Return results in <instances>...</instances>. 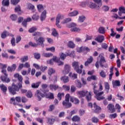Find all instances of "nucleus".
<instances>
[{"mask_svg":"<svg viewBox=\"0 0 125 125\" xmlns=\"http://www.w3.org/2000/svg\"><path fill=\"white\" fill-rule=\"evenodd\" d=\"M77 90V88L76 87V86H75L74 85H72L71 86H70V91L72 93H74Z\"/></svg>","mask_w":125,"mask_h":125,"instance_id":"nucleus-58","label":"nucleus"},{"mask_svg":"<svg viewBox=\"0 0 125 125\" xmlns=\"http://www.w3.org/2000/svg\"><path fill=\"white\" fill-rule=\"evenodd\" d=\"M48 99H54V94L53 93H49V95L48 96Z\"/></svg>","mask_w":125,"mask_h":125,"instance_id":"nucleus-59","label":"nucleus"},{"mask_svg":"<svg viewBox=\"0 0 125 125\" xmlns=\"http://www.w3.org/2000/svg\"><path fill=\"white\" fill-rule=\"evenodd\" d=\"M100 76L103 78H106V73L104 72V70H102L100 72Z\"/></svg>","mask_w":125,"mask_h":125,"instance_id":"nucleus-43","label":"nucleus"},{"mask_svg":"<svg viewBox=\"0 0 125 125\" xmlns=\"http://www.w3.org/2000/svg\"><path fill=\"white\" fill-rule=\"evenodd\" d=\"M104 90L107 93H109L110 90V85L108 82H105L104 83Z\"/></svg>","mask_w":125,"mask_h":125,"instance_id":"nucleus-20","label":"nucleus"},{"mask_svg":"<svg viewBox=\"0 0 125 125\" xmlns=\"http://www.w3.org/2000/svg\"><path fill=\"white\" fill-rule=\"evenodd\" d=\"M45 94H46L45 92H44L43 94L42 93L41 91L38 90L36 91V93L35 94V97L38 99L39 101H41L42 99L44 97Z\"/></svg>","mask_w":125,"mask_h":125,"instance_id":"nucleus-7","label":"nucleus"},{"mask_svg":"<svg viewBox=\"0 0 125 125\" xmlns=\"http://www.w3.org/2000/svg\"><path fill=\"white\" fill-rule=\"evenodd\" d=\"M61 80L62 81H63L64 83H68L69 81V77H67L66 76H64L61 77Z\"/></svg>","mask_w":125,"mask_h":125,"instance_id":"nucleus-24","label":"nucleus"},{"mask_svg":"<svg viewBox=\"0 0 125 125\" xmlns=\"http://www.w3.org/2000/svg\"><path fill=\"white\" fill-rule=\"evenodd\" d=\"M93 1L98 4V7H101L102 5V0H93Z\"/></svg>","mask_w":125,"mask_h":125,"instance_id":"nucleus-46","label":"nucleus"},{"mask_svg":"<svg viewBox=\"0 0 125 125\" xmlns=\"http://www.w3.org/2000/svg\"><path fill=\"white\" fill-rule=\"evenodd\" d=\"M78 14H79V12L77 11H74L71 13H69L68 16L70 17L76 16Z\"/></svg>","mask_w":125,"mask_h":125,"instance_id":"nucleus-36","label":"nucleus"},{"mask_svg":"<svg viewBox=\"0 0 125 125\" xmlns=\"http://www.w3.org/2000/svg\"><path fill=\"white\" fill-rule=\"evenodd\" d=\"M33 55H34V58L35 59H37V60L41 59V54H40V53H34L33 54Z\"/></svg>","mask_w":125,"mask_h":125,"instance_id":"nucleus-47","label":"nucleus"},{"mask_svg":"<svg viewBox=\"0 0 125 125\" xmlns=\"http://www.w3.org/2000/svg\"><path fill=\"white\" fill-rule=\"evenodd\" d=\"M0 68L2 69V73H3V71H5L6 72L5 69L7 68V64L0 63Z\"/></svg>","mask_w":125,"mask_h":125,"instance_id":"nucleus-30","label":"nucleus"},{"mask_svg":"<svg viewBox=\"0 0 125 125\" xmlns=\"http://www.w3.org/2000/svg\"><path fill=\"white\" fill-rule=\"evenodd\" d=\"M104 40V37L103 35H98L95 38V41H97L99 43H102Z\"/></svg>","mask_w":125,"mask_h":125,"instance_id":"nucleus-12","label":"nucleus"},{"mask_svg":"<svg viewBox=\"0 0 125 125\" xmlns=\"http://www.w3.org/2000/svg\"><path fill=\"white\" fill-rule=\"evenodd\" d=\"M93 61V58L92 56H90L87 59V61L85 62L84 63V65H85V67H87L88 65L90 64L91 63H92Z\"/></svg>","mask_w":125,"mask_h":125,"instance_id":"nucleus-14","label":"nucleus"},{"mask_svg":"<svg viewBox=\"0 0 125 125\" xmlns=\"http://www.w3.org/2000/svg\"><path fill=\"white\" fill-rule=\"evenodd\" d=\"M47 14V11L46 10L42 11L41 16H40V20L42 21L46 19Z\"/></svg>","mask_w":125,"mask_h":125,"instance_id":"nucleus-16","label":"nucleus"},{"mask_svg":"<svg viewBox=\"0 0 125 125\" xmlns=\"http://www.w3.org/2000/svg\"><path fill=\"white\" fill-rule=\"evenodd\" d=\"M67 28H74L76 26V24L74 23H69L66 25Z\"/></svg>","mask_w":125,"mask_h":125,"instance_id":"nucleus-55","label":"nucleus"},{"mask_svg":"<svg viewBox=\"0 0 125 125\" xmlns=\"http://www.w3.org/2000/svg\"><path fill=\"white\" fill-rule=\"evenodd\" d=\"M64 18V17L63 15H61L60 14H59L58 16H57L56 17V25L58 28H61V25L59 24L60 22V21L63 20Z\"/></svg>","mask_w":125,"mask_h":125,"instance_id":"nucleus-9","label":"nucleus"},{"mask_svg":"<svg viewBox=\"0 0 125 125\" xmlns=\"http://www.w3.org/2000/svg\"><path fill=\"white\" fill-rule=\"evenodd\" d=\"M108 112L113 113L115 112V106L112 104H109L107 106Z\"/></svg>","mask_w":125,"mask_h":125,"instance_id":"nucleus-11","label":"nucleus"},{"mask_svg":"<svg viewBox=\"0 0 125 125\" xmlns=\"http://www.w3.org/2000/svg\"><path fill=\"white\" fill-rule=\"evenodd\" d=\"M70 98V95L69 94H67L65 96V100L62 102V104L66 108H71L72 106V104L69 102Z\"/></svg>","mask_w":125,"mask_h":125,"instance_id":"nucleus-4","label":"nucleus"},{"mask_svg":"<svg viewBox=\"0 0 125 125\" xmlns=\"http://www.w3.org/2000/svg\"><path fill=\"white\" fill-rule=\"evenodd\" d=\"M64 68L65 69V70L67 71V73H68L70 71L71 67L70 65H69L68 64H66L65 65H64Z\"/></svg>","mask_w":125,"mask_h":125,"instance_id":"nucleus-40","label":"nucleus"},{"mask_svg":"<svg viewBox=\"0 0 125 125\" xmlns=\"http://www.w3.org/2000/svg\"><path fill=\"white\" fill-rule=\"evenodd\" d=\"M121 85L120 82V81H115L114 83H113V87L115 86H120Z\"/></svg>","mask_w":125,"mask_h":125,"instance_id":"nucleus-56","label":"nucleus"},{"mask_svg":"<svg viewBox=\"0 0 125 125\" xmlns=\"http://www.w3.org/2000/svg\"><path fill=\"white\" fill-rule=\"evenodd\" d=\"M71 21V18H67L66 19H64L63 21H62L61 23L62 24H65L66 23H68L69 22Z\"/></svg>","mask_w":125,"mask_h":125,"instance_id":"nucleus-54","label":"nucleus"},{"mask_svg":"<svg viewBox=\"0 0 125 125\" xmlns=\"http://www.w3.org/2000/svg\"><path fill=\"white\" fill-rule=\"evenodd\" d=\"M35 6L31 3H28V5L27 6V9H28V10H32L33 12H35Z\"/></svg>","mask_w":125,"mask_h":125,"instance_id":"nucleus-22","label":"nucleus"},{"mask_svg":"<svg viewBox=\"0 0 125 125\" xmlns=\"http://www.w3.org/2000/svg\"><path fill=\"white\" fill-rule=\"evenodd\" d=\"M63 90H65L66 91H69V90H70V86H67L65 85H63L62 86Z\"/></svg>","mask_w":125,"mask_h":125,"instance_id":"nucleus-57","label":"nucleus"},{"mask_svg":"<svg viewBox=\"0 0 125 125\" xmlns=\"http://www.w3.org/2000/svg\"><path fill=\"white\" fill-rule=\"evenodd\" d=\"M41 82H37L36 83H32L31 84V87L33 88H38L40 85Z\"/></svg>","mask_w":125,"mask_h":125,"instance_id":"nucleus-31","label":"nucleus"},{"mask_svg":"<svg viewBox=\"0 0 125 125\" xmlns=\"http://www.w3.org/2000/svg\"><path fill=\"white\" fill-rule=\"evenodd\" d=\"M34 40L36 41V42L39 45H41L42 47H44V42H45V39L44 37H40L39 39H37V37H34Z\"/></svg>","mask_w":125,"mask_h":125,"instance_id":"nucleus-8","label":"nucleus"},{"mask_svg":"<svg viewBox=\"0 0 125 125\" xmlns=\"http://www.w3.org/2000/svg\"><path fill=\"white\" fill-rule=\"evenodd\" d=\"M67 46L70 48H74L75 46V45L73 42L70 41L67 43Z\"/></svg>","mask_w":125,"mask_h":125,"instance_id":"nucleus-32","label":"nucleus"},{"mask_svg":"<svg viewBox=\"0 0 125 125\" xmlns=\"http://www.w3.org/2000/svg\"><path fill=\"white\" fill-rule=\"evenodd\" d=\"M91 121L93 123L97 124L99 122V119L97 117H94L91 118Z\"/></svg>","mask_w":125,"mask_h":125,"instance_id":"nucleus-50","label":"nucleus"},{"mask_svg":"<svg viewBox=\"0 0 125 125\" xmlns=\"http://www.w3.org/2000/svg\"><path fill=\"white\" fill-rule=\"evenodd\" d=\"M39 18L40 16L37 13H35V14L32 16V19L33 21H38Z\"/></svg>","mask_w":125,"mask_h":125,"instance_id":"nucleus-26","label":"nucleus"},{"mask_svg":"<svg viewBox=\"0 0 125 125\" xmlns=\"http://www.w3.org/2000/svg\"><path fill=\"white\" fill-rule=\"evenodd\" d=\"M76 84L77 85V87H78V88H81L82 86V84L81 83V82H80V81L77 80V83H76Z\"/></svg>","mask_w":125,"mask_h":125,"instance_id":"nucleus-51","label":"nucleus"},{"mask_svg":"<svg viewBox=\"0 0 125 125\" xmlns=\"http://www.w3.org/2000/svg\"><path fill=\"white\" fill-rule=\"evenodd\" d=\"M2 5L4 6H8L9 5V0H2Z\"/></svg>","mask_w":125,"mask_h":125,"instance_id":"nucleus-33","label":"nucleus"},{"mask_svg":"<svg viewBox=\"0 0 125 125\" xmlns=\"http://www.w3.org/2000/svg\"><path fill=\"white\" fill-rule=\"evenodd\" d=\"M0 88L1 90L2 93H3L4 95H6V92L8 90V88L7 86L4 85V84H1L0 85Z\"/></svg>","mask_w":125,"mask_h":125,"instance_id":"nucleus-17","label":"nucleus"},{"mask_svg":"<svg viewBox=\"0 0 125 125\" xmlns=\"http://www.w3.org/2000/svg\"><path fill=\"white\" fill-rule=\"evenodd\" d=\"M72 66L74 70L77 72L78 74L80 75L82 73L83 65V64H81L80 66V62H73L72 63Z\"/></svg>","mask_w":125,"mask_h":125,"instance_id":"nucleus-3","label":"nucleus"},{"mask_svg":"<svg viewBox=\"0 0 125 125\" xmlns=\"http://www.w3.org/2000/svg\"><path fill=\"white\" fill-rule=\"evenodd\" d=\"M28 56H23V57H22L20 59V61L21 62H25L28 61Z\"/></svg>","mask_w":125,"mask_h":125,"instance_id":"nucleus-35","label":"nucleus"},{"mask_svg":"<svg viewBox=\"0 0 125 125\" xmlns=\"http://www.w3.org/2000/svg\"><path fill=\"white\" fill-rule=\"evenodd\" d=\"M42 56L45 58H49L53 56V54L51 53H43Z\"/></svg>","mask_w":125,"mask_h":125,"instance_id":"nucleus-38","label":"nucleus"},{"mask_svg":"<svg viewBox=\"0 0 125 125\" xmlns=\"http://www.w3.org/2000/svg\"><path fill=\"white\" fill-rule=\"evenodd\" d=\"M20 0H11V3L13 5H16L18 3H19Z\"/></svg>","mask_w":125,"mask_h":125,"instance_id":"nucleus-53","label":"nucleus"},{"mask_svg":"<svg viewBox=\"0 0 125 125\" xmlns=\"http://www.w3.org/2000/svg\"><path fill=\"white\" fill-rule=\"evenodd\" d=\"M72 121L74 122H80V117L79 116L75 115L73 116L72 118Z\"/></svg>","mask_w":125,"mask_h":125,"instance_id":"nucleus-27","label":"nucleus"},{"mask_svg":"<svg viewBox=\"0 0 125 125\" xmlns=\"http://www.w3.org/2000/svg\"><path fill=\"white\" fill-rule=\"evenodd\" d=\"M10 19L12 21H16L18 19L17 15L13 14L10 16Z\"/></svg>","mask_w":125,"mask_h":125,"instance_id":"nucleus-49","label":"nucleus"},{"mask_svg":"<svg viewBox=\"0 0 125 125\" xmlns=\"http://www.w3.org/2000/svg\"><path fill=\"white\" fill-rule=\"evenodd\" d=\"M119 10L120 12L123 13V14H125V7H120L119 8Z\"/></svg>","mask_w":125,"mask_h":125,"instance_id":"nucleus-64","label":"nucleus"},{"mask_svg":"<svg viewBox=\"0 0 125 125\" xmlns=\"http://www.w3.org/2000/svg\"><path fill=\"white\" fill-rule=\"evenodd\" d=\"M70 101L72 103H74L75 104H78L80 103V100L77 98L73 97L70 98Z\"/></svg>","mask_w":125,"mask_h":125,"instance_id":"nucleus-19","label":"nucleus"},{"mask_svg":"<svg viewBox=\"0 0 125 125\" xmlns=\"http://www.w3.org/2000/svg\"><path fill=\"white\" fill-rule=\"evenodd\" d=\"M91 85L93 86V92L94 94L96 95V99L99 101L104 100L105 99V97L101 96L104 94V92L101 91L99 92V91H100L96 90V89H97L98 86H96V83L95 82H93V83H92Z\"/></svg>","mask_w":125,"mask_h":125,"instance_id":"nucleus-2","label":"nucleus"},{"mask_svg":"<svg viewBox=\"0 0 125 125\" xmlns=\"http://www.w3.org/2000/svg\"><path fill=\"white\" fill-rule=\"evenodd\" d=\"M87 6L88 7H90L91 9H94L96 7H97V5H96L95 3L92 2H88L87 4Z\"/></svg>","mask_w":125,"mask_h":125,"instance_id":"nucleus-21","label":"nucleus"},{"mask_svg":"<svg viewBox=\"0 0 125 125\" xmlns=\"http://www.w3.org/2000/svg\"><path fill=\"white\" fill-rule=\"evenodd\" d=\"M8 32L6 30L4 31L3 32L1 33V38L2 39H5L7 36Z\"/></svg>","mask_w":125,"mask_h":125,"instance_id":"nucleus-42","label":"nucleus"},{"mask_svg":"<svg viewBox=\"0 0 125 125\" xmlns=\"http://www.w3.org/2000/svg\"><path fill=\"white\" fill-rule=\"evenodd\" d=\"M88 93V91H79L77 92V94L80 96V98L85 96Z\"/></svg>","mask_w":125,"mask_h":125,"instance_id":"nucleus-13","label":"nucleus"},{"mask_svg":"<svg viewBox=\"0 0 125 125\" xmlns=\"http://www.w3.org/2000/svg\"><path fill=\"white\" fill-rule=\"evenodd\" d=\"M55 106L54 104H51L49 106V108L48 109V112H52L55 109Z\"/></svg>","mask_w":125,"mask_h":125,"instance_id":"nucleus-52","label":"nucleus"},{"mask_svg":"<svg viewBox=\"0 0 125 125\" xmlns=\"http://www.w3.org/2000/svg\"><path fill=\"white\" fill-rule=\"evenodd\" d=\"M113 71H114V69L113 68H110L109 72L110 73V74H109V76L108 77V78L109 79V80H112V76L114 75V73H113Z\"/></svg>","mask_w":125,"mask_h":125,"instance_id":"nucleus-41","label":"nucleus"},{"mask_svg":"<svg viewBox=\"0 0 125 125\" xmlns=\"http://www.w3.org/2000/svg\"><path fill=\"white\" fill-rule=\"evenodd\" d=\"M55 73V70L52 68H48V74L50 76H51L52 75Z\"/></svg>","mask_w":125,"mask_h":125,"instance_id":"nucleus-29","label":"nucleus"},{"mask_svg":"<svg viewBox=\"0 0 125 125\" xmlns=\"http://www.w3.org/2000/svg\"><path fill=\"white\" fill-rule=\"evenodd\" d=\"M98 32L100 34L102 35H104V34H105L106 32L105 28L104 27L100 26L98 29Z\"/></svg>","mask_w":125,"mask_h":125,"instance_id":"nucleus-23","label":"nucleus"},{"mask_svg":"<svg viewBox=\"0 0 125 125\" xmlns=\"http://www.w3.org/2000/svg\"><path fill=\"white\" fill-rule=\"evenodd\" d=\"M91 94H92V92H89L86 95H85V98L88 102L91 101Z\"/></svg>","mask_w":125,"mask_h":125,"instance_id":"nucleus-28","label":"nucleus"},{"mask_svg":"<svg viewBox=\"0 0 125 125\" xmlns=\"http://www.w3.org/2000/svg\"><path fill=\"white\" fill-rule=\"evenodd\" d=\"M47 51H51V52H55V47L54 46L51 47L50 48H47L45 49Z\"/></svg>","mask_w":125,"mask_h":125,"instance_id":"nucleus-45","label":"nucleus"},{"mask_svg":"<svg viewBox=\"0 0 125 125\" xmlns=\"http://www.w3.org/2000/svg\"><path fill=\"white\" fill-rule=\"evenodd\" d=\"M2 74H3L4 75H2L0 77L1 81L5 83H8L10 82L11 79L8 78V74H7V71L5 70H2Z\"/></svg>","mask_w":125,"mask_h":125,"instance_id":"nucleus-6","label":"nucleus"},{"mask_svg":"<svg viewBox=\"0 0 125 125\" xmlns=\"http://www.w3.org/2000/svg\"><path fill=\"white\" fill-rule=\"evenodd\" d=\"M85 19V17L84 16H81L79 17V19H78V20L81 23H82L84 21Z\"/></svg>","mask_w":125,"mask_h":125,"instance_id":"nucleus-60","label":"nucleus"},{"mask_svg":"<svg viewBox=\"0 0 125 125\" xmlns=\"http://www.w3.org/2000/svg\"><path fill=\"white\" fill-rule=\"evenodd\" d=\"M14 78L17 79L19 82L17 84H15V83H13L11 86H8V90L10 94L15 95L17 94V92H19L20 90L21 94H25L27 92L26 89L21 88L22 87L23 83V77L21 75H20L18 73H16L14 75Z\"/></svg>","mask_w":125,"mask_h":125,"instance_id":"nucleus-1","label":"nucleus"},{"mask_svg":"<svg viewBox=\"0 0 125 125\" xmlns=\"http://www.w3.org/2000/svg\"><path fill=\"white\" fill-rule=\"evenodd\" d=\"M37 29H38L36 28V27L33 26V27H31V28H29L28 31L29 33H34L35 31H36Z\"/></svg>","mask_w":125,"mask_h":125,"instance_id":"nucleus-44","label":"nucleus"},{"mask_svg":"<svg viewBox=\"0 0 125 125\" xmlns=\"http://www.w3.org/2000/svg\"><path fill=\"white\" fill-rule=\"evenodd\" d=\"M93 107L95 109L94 112L97 113H99V112H100L101 111V107L100 106H98V105L96 104V103H94L93 104Z\"/></svg>","mask_w":125,"mask_h":125,"instance_id":"nucleus-15","label":"nucleus"},{"mask_svg":"<svg viewBox=\"0 0 125 125\" xmlns=\"http://www.w3.org/2000/svg\"><path fill=\"white\" fill-rule=\"evenodd\" d=\"M49 88L51 90H59V91H62V87H60L57 84H50L49 85Z\"/></svg>","mask_w":125,"mask_h":125,"instance_id":"nucleus-10","label":"nucleus"},{"mask_svg":"<svg viewBox=\"0 0 125 125\" xmlns=\"http://www.w3.org/2000/svg\"><path fill=\"white\" fill-rule=\"evenodd\" d=\"M37 10L39 12L41 13L44 10L43 6L42 4H38L37 6Z\"/></svg>","mask_w":125,"mask_h":125,"instance_id":"nucleus-25","label":"nucleus"},{"mask_svg":"<svg viewBox=\"0 0 125 125\" xmlns=\"http://www.w3.org/2000/svg\"><path fill=\"white\" fill-rule=\"evenodd\" d=\"M90 52V49L88 47L83 46V53L84 54H87Z\"/></svg>","mask_w":125,"mask_h":125,"instance_id":"nucleus-34","label":"nucleus"},{"mask_svg":"<svg viewBox=\"0 0 125 125\" xmlns=\"http://www.w3.org/2000/svg\"><path fill=\"white\" fill-rule=\"evenodd\" d=\"M99 57H100V61L99 62V63H100V67L102 68H108V65L106 62V60L104 59V57L101 55V54H100L99 55Z\"/></svg>","mask_w":125,"mask_h":125,"instance_id":"nucleus-5","label":"nucleus"},{"mask_svg":"<svg viewBox=\"0 0 125 125\" xmlns=\"http://www.w3.org/2000/svg\"><path fill=\"white\" fill-rule=\"evenodd\" d=\"M67 55L65 54H64L63 53H62L61 56H60V58L62 59V60H64L65 59Z\"/></svg>","mask_w":125,"mask_h":125,"instance_id":"nucleus-62","label":"nucleus"},{"mask_svg":"<svg viewBox=\"0 0 125 125\" xmlns=\"http://www.w3.org/2000/svg\"><path fill=\"white\" fill-rule=\"evenodd\" d=\"M17 68L16 64L14 63L11 66H8L7 67V71L8 72H13Z\"/></svg>","mask_w":125,"mask_h":125,"instance_id":"nucleus-18","label":"nucleus"},{"mask_svg":"<svg viewBox=\"0 0 125 125\" xmlns=\"http://www.w3.org/2000/svg\"><path fill=\"white\" fill-rule=\"evenodd\" d=\"M42 35V32H35V33H34L33 34H32V36L33 37H41Z\"/></svg>","mask_w":125,"mask_h":125,"instance_id":"nucleus-48","label":"nucleus"},{"mask_svg":"<svg viewBox=\"0 0 125 125\" xmlns=\"http://www.w3.org/2000/svg\"><path fill=\"white\" fill-rule=\"evenodd\" d=\"M65 96V94L64 93H59L58 94V99L59 101H61L62 100V98Z\"/></svg>","mask_w":125,"mask_h":125,"instance_id":"nucleus-37","label":"nucleus"},{"mask_svg":"<svg viewBox=\"0 0 125 125\" xmlns=\"http://www.w3.org/2000/svg\"><path fill=\"white\" fill-rule=\"evenodd\" d=\"M51 35H52L53 37H58L59 35L57 31L55 28L53 29V31L52 33H51Z\"/></svg>","mask_w":125,"mask_h":125,"instance_id":"nucleus-39","label":"nucleus"},{"mask_svg":"<svg viewBox=\"0 0 125 125\" xmlns=\"http://www.w3.org/2000/svg\"><path fill=\"white\" fill-rule=\"evenodd\" d=\"M117 114L116 113L112 114H110L109 115V118L110 119H115L116 118H117Z\"/></svg>","mask_w":125,"mask_h":125,"instance_id":"nucleus-63","label":"nucleus"},{"mask_svg":"<svg viewBox=\"0 0 125 125\" xmlns=\"http://www.w3.org/2000/svg\"><path fill=\"white\" fill-rule=\"evenodd\" d=\"M115 107L116 109L118 110V112L120 113L121 112V106L119 104H116L115 105Z\"/></svg>","mask_w":125,"mask_h":125,"instance_id":"nucleus-61","label":"nucleus"}]
</instances>
